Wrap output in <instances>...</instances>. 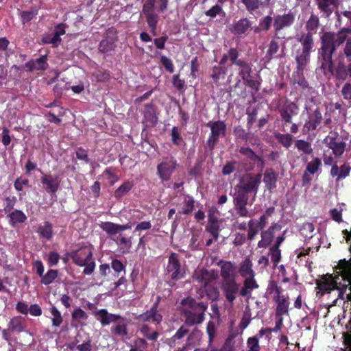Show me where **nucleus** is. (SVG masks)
I'll return each mask as SVG.
<instances>
[{
  "label": "nucleus",
  "instance_id": "1",
  "mask_svg": "<svg viewBox=\"0 0 351 351\" xmlns=\"http://www.w3.org/2000/svg\"><path fill=\"white\" fill-rule=\"evenodd\" d=\"M181 313L184 317V325L182 326L171 337L173 343L176 341L183 338L189 333V330L185 326H192L201 324L205 318V312L208 308V304L203 302H197L191 297L184 298L181 300Z\"/></svg>",
  "mask_w": 351,
  "mask_h": 351
},
{
  "label": "nucleus",
  "instance_id": "2",
  "mask_svg": "<svg viewBox=\"0 0 351 351\" xmlns=\"http://www.w3.org/2000/svg\"><path fill=\"white\" fill-rule=\"evenodd\" d=\"M337 49L334 34L331 32H325L321 37V47L319 49V56L322 59V69L333 73L334 63L332 61V54Z\"/></svg>",
  "mask_w": 351,
  "mask_h": 351
},
{
  "label": "nucleus",
  "instance_id": "3",
  "mask_svg": "<svg viewBox=\"0 0 351 351\" xmlns=\"http://www.w3.org/2000/svg\"><path fill=\"white\" fill-rule=\"evenodd\" d=\"M72 259L73 263L79 267H85L83 274L90 275L95 269V262L93 260V251L91 246L83 245L78 249L67 254Z\"/></svg>",
  "mask_w": 351,
  "mask_h": 351
},
{
  "label": "nucleus",
  "instance_id": "4",
  "mask_svg": "<svg viewBox=\"0 0 351 351\" xmlns=\"http://www.w3.org/2000/svg\"><path fill=\"white\" fill-rule=\"evenodd\" d=\"M239 52L237 48H230L221 58L220 64H226L230 60L232 64L239 67V75L241 77L243 82L252 77V64L244 59H239Z\"/></svg>",
  "mask_w": 351,
  "mask_h": 351
},
{
  "label": "nucleus",
  "instance_id": "5",
  "mask_svg": "<svg viewBox=\"0 0 351 351\" xmlns=\"http://www.w3.org/2000/svg\"><path fill=\"white\" fill-rule=\"evenodd\" d=\"M337 80L346 81L348 77L351 79V62L346 65L343 62H339L335 73ZM341 94L343 99L351 103V82H346L342 86Z\"/></svg>",
  "mask_w": 351,
  "mask_h": 351
},
{
  "label": "nucleus",
  "instance_id": "6",
  "mask_svg": "<svg viewBox=\"0 0 351 351\" xmlns=\"http://www.w3.org/2000/svg\"><path fill=\"white\" fill-rule=\"evenodd\" d=\"M206 126L210 129V133L207 139L206 145L212 152L218 143L220 136L226 135L227 127L222 121H210L206 124Z\"/></svg>",
  "mask_w": 351,
  "mask_h": 351
},
{
  "label": "nucleus",
  "instance_id": "7",
  "mask_svg": "<svg viewBox=\"0 0 351 351\" xmlns=\"http://www.w3.org/2000/svg\"><path fill=\"white\" fill-rule=\"evenodd\" d=\"M27 328V319L21 315L13 317L8 324V328L2 330V337L11 344V335L26 331Z\"/></svg>",
  "mask_w": 351,
  "mask_h": 351
},
{
  "label": "nucleus",
  "instance_id": "8",
  "mask_svg": "<svg viewBox=\"0 0 351 351\" xmlns=\"http://www.w3.org/2000/svg\"><path fill=\"white\" fill-rule=\"evenodd\" d=\"M178 167V161L173 156L164 158L156 167L160 180L162 182L169 181Z\"/></svg>",
  "mask_w": 351,
  "mask_h": 351
},
{
  "label": "nucleus",
  "instance_id": "9",
  "mask_svg": "<svg viewBox=\"0 0 351 351\" xmlns=\"http://www.w3.org/2000/svg\"><path fill=\"white\" fill-rule=\"evenodd\" d=\"M339 276V274L334 278H332V275H330V278L323 276L321 279L316 280V296L320 298L326 293H330L332 291L335 290L337 288Z\"/></svg>",
  "mask_w": 351,
  "mask_h": 351
},
{
  "label": "nucleus",
  "instance_id": "10",
  "mask_svg": "<svg viewBox=\"0 0 351 351\" xmlns=\"http://www.w3.org/2000/svg\"><path fill=\"white\" fill-rule=\"evenodd\" d=\"M221 290L226 300L233 304L238 295H241V285L237 279H231L221 282Z\"/></svg>",
  "mask_w": 351,
  "mask_h": 351
},
{
  "label": "nucleus",
  "instance_id": "11",
  "mask_svg": "<svg viewBox=\"0 0 351 351\" xmlns=\"http://www.w3.org/2000/svg\"><path fill=\"white\" fill-rule=\"evenodd\" d=\"M261 173H245L240 178L237 185L256 195L261 183Z\"/></svg>",
  "mask_w": 351,
  "mask_h": 351
},
{
  "label": "nucleus",
  "instance_id": "12",
  "mask_svg": "<svg viewBox=\"0 0 351 351\" xmlns=\"http://www.w3.org/2000/svg\"><path fill=\"white\" fill-rule=\"evenodd\" d=\"M295 16L293 12L289 11L287 14L282 15H277L274 21V29L275 33V38H285V36H280V32L284 28L291 27L295 21Z\"/></svg>",
  "mask_w": 351,
  "mask_h": 351
},
{
  "label": "nucleus",
  "instance_id": "13",
  "mask_svg": "<svg viewBox=\"0 0 351 351\" xmlns=\"http://www.w3.org/2000/svg\"><path fill=\"white\" fill-rule=\"evenodd\" d=\"M168 273L171 274L172 280H178L184 277V272L182 271L179 261V255L177 253L171 252L167 267Z\"/></svg>",
  "mask_w": 351,
  "mask_h": 351
},
{
  "label": "nucleus",
  "instance_id": "14",
  "mask_svg": "<svg viewBox=\"0 0 351 351\" xmlns=\"http://www.w3.org/2000/svg\"><path fill=\"white\" fill-rule=\"evenodd\" d=\"M323 120L322 114L318 108L308 113V119L306 120L303 128L302 133L307 134L311 131L316 130Z\"/></svg>",
  "mask_w": 351,
  "mask_h": 351
},
{
  "label": "nucleus",
  "instance_id": "15",
  "mask_svg": "<svg viewBox=\"0 0 351 351\" xmlns=\"http://www.w3.org/2000/svg\"><path fill=\"white\" fill-rule=\"evenodd\" d=\"M315 1L322 17L326 19L331 16L340 4V0H315Z\"/></svg>",
  "mask_w": 351,
  "mask_h": 351
},
{
  "label": "nucleus",
  "instance_id": "16",
  "mask_svg": "<svg viewBox=\"0 0 351 351\" xmlns=\"http://www.w3.org/2000/svg\"><path fill=\"white\" fill-rule=\"evenodd\" d=\"M282 226L278 223H273L267 230L261 232V239L258 243L259 248H267L273 241L275 230H281Z\"/></svg>",
  "mask_w": 351,
  "mask_h": 351
},
{
  "label": "nucleus",
  "instance_id": "17",
  "mask_svg": "<svg viewBox=\"0 0 351 351\" xmlns=\"http://www.w3.org/2000/svg\"><path fill=\"white\" fill-rule=\"evenodd\" d=\"M136 319L139 322H152V323L158 325L162 322V315L158 312L157 304H153L150 309L146 311L142 314H140Z\"/></svg>",
  "mask_w": 351,
  "mask_h": 351
},
{
  "label": "nucleus",
  "instance_id": "18",
  "mask_svg": "<svg viewBox=\"0 0 351 351\" xmlns=\"http://www.w3.org/2000/svg\"><path fill=\"white\" fill-rule=\"evenodd\" d=\"M94 316L103 326H108L111 323H115L122 319L120 315L110 313L105 308L99 309L98 311H95Z\"/></svg>",
  "mask_w": 351,
  "mask_h": 351
},
{
  "label": "nucleus",
  "instance_id": "19",
  "mask_svg": "<svg viewBox=\"0 0 351 351\" xmlns=\"http://www.w3.org/2000/svg\"><path fill=\"white\" fill-rule=\"evenodd\" d=\"M298 110L299 106L296 104L287 101L285 105L279 110V113L285 123H291L292 117L298 114Z\"/></svg>",
  "mask_w": 351,
  "mask_h": 351
},
{
  "label": "nucleus",
  "instance_id": "20",
  "mask_svg": "<svg viewBox=\"0 0 351 351\" xmlns=\"http://www.w3.org/2000/svg\"><path fill=\"white\" fill-rule=\"evenodd\" d=\"M24 67L29 72L45 71L48 68L47 57L43 55L36 59H31L25 63Z\"/></svg>",
  "mask_w": 351,
  "mask_h": 351
},
{
  "label": "nucleus",
  "instance_id": "21",
  "mask_svg": "<svg viewBox=\"0 0 351 351\" xmlns=\"http://www.w3.org/2000/svg\"><path fill=\"white\" fill-rule=\"evenodd\" d=\"M219 265H221L220 275L221 277V281L237 279L236 266L234 263L221 261Z\"/></svg>",
  "mask_w": 351,
  "mask_h": 351
},
{
  "label": "nucleus",
  "instance_id": "22",
  "mask_svg": "<svg viewBox=\"0 0 351 351\" xmlns=\"http://www.w3.org/2000/svg\"><path fill=\"white\" fill-rule=\"evenodd\" d=\"M41 183L45 186L47 193L56 194L60 187V182L58 178H53L51 174H44L41 177Z\"/></svg>",
  "mask_w": 351,
  "mask_h": 351
},
{
  "label": "nucleus",
  "instance_id": "23",
  "mask_svg": "<svg viewBox=\"0 0 351 351\" xmlns=\"http://www.w3.org/2000/svg\"><path fill=\"white\" fill-rule=\"evenodd\" d=\"M100 228L109 235H114L121 231L131 229L132 225L130 223L119 225L110 221L103 222Z\"/></svg>",
  "mask_w": 351,
  "mask_h": 351
},
{
  "label": "nucleus",
  "instance_id": "24",
  "mask_svg": "<svg viewBox=\"0 0 351 351\" xmlns=\"http://www.w3.org/2000/svg\"><path fill=\"white\" fill-rule=\"evenodd\" d=\"M250 27V21L247 18H243L230 25L229 29L232 34L241 36L245 34Z\"/></svg>",
  "mask_w": 351,
  "mask_h": 351
},
{
  "label": "nucleus",
  "instance_id": "25",
  "mask_svg": "<svg viewBox=\"0 0 351 351\" xmlns=\"http://www.w3.org/2000/svg\"><path fill=\"white\" fill-rule=\"evenodd\" d=\"M312 50L299 47L295 51L296 66L298 69L306 68L310 61V56Z\"/></svg>",
  "mask_w": 351,
  "mask_h": 351
},
{
  "label": "nucleus",
  "instance_id": "26",
  "mask_svg": "<svg viewBox=\"0 0 351 351\" xmlns=\"http://www.w3.org/2000/svg\"><path fill=\"white\" fill-rule=\"evenodd\" d=\"M289 297L282 295L280 297H274V300L276 304V316H282L287 315L289 312Z\"/></svg>",
  "mask_w": 351,
  "mask_h": 351
},
{
  "label": "nucleus",
  "instance_id": "27",
  "mask_svg": "<svg viewBox=\"0 0 351 351\" xmlns=\"http://www.w3.org/2000/svg\"><path fill=\"white\" fill-rule=\"evenodd\" d=\"M258 287L255 280V276L245 278L243 286L241 287V296L250 297L252 294V291L258 289Z\"/></svg>",
  "mask_w": 351,
  "mask_h": 351
},
{
  "label": "nucleus",
  "instance_id": "28",
  "mask_svg": "<svg viewBox=\"0 0 351 351\" xmlns=\"http://www.w3.org/2000/svg\"><path fill=\"white\" fill-rule=\"evenodd\" d=\"M239 272L244 278L255 276V271L253 270V263L250 258H245L241 263Z\"/></svg>",
  "mask_w": 351,
  "mask_h": 351
},
{
  "label": "nucleus",
  "instance_id": "29",
  "mask_svg": "<svg viewBox=\"0 0 351 351\" xmlns=\"http://www.w3.org/2000/svg\"><path fill=\"white\" fill-rule=\"evenodd\" d=\"M37 233L40 239H45L46 241H50L53 236L52 224L45 221L43 225H39L37 229Z\"/></svg>",
  "mask_w": 351,
  "mask_h": 351
},
{
  "label": "nucleus",
  "instance_id": "30",
  "mask_svg": "<svg viewBox=\"0 0 351 351\" xmlns=\"http://www.w3.org/2000/svg\"><path fill=\"white\" fill-rule=\"evenodd\" d=\"M219 224L217 219L213 216H209L206 231L209 232L215 241H217L219 234Z\"/></svg>",
  "mask_w": 351,
  "mask_h": 351
},
{
  "label": "nucleus",
  "instance_id": "31",
  "mask_svg": "<svg viewBox=\"0 0 351 351\" xmlns=\"http://www.w3.org/2000/svg\"><path fill=\"white\" fill-rule=\"evenodd\" d=\"M328 147L332 150L336 156H340L345 151L346 143L342 141H337L336 137H330Z\"/></svg>",
  "mask_w": 351,
  "mask_h": 351
},
{
  "label": "nucleus",
  "instance_id": "32",
  "mask_svg": "<svg viewBox=\"0 0 351 351\" xmlns=\"http://www.w3.org/2000/svg\"><path fill=\"white\" fill-rule=\"evenodd\" d=\"M143 114L147 122L149 123L152 125H156L158 117L156 114L155 106L152 103L145 104Z\"/></svg>",
  "mask_w": 351,
  "mask_h": 351
},
{
  "label": "nucleus",
  "instance_id": "33",
  "mask_svg": "<svg viewBox=\"0 0 351 351\" xmlns=\"http://www.w3.org/2000/svg\"><path fill=\"white\" fill-rule=\"evenodd\" d=\"M263 182L269 191H271L276 187L277 175L272 169H269L265 171Z\"/></svg>",
  "mask_w": 351,
  "mask_h": 351
},
{
  "label": "nucleus",
  "instance_id": "34",
  "mask_svg": "<svg viewBox=\"0 0 351 351\" xmlns=\"http://www.w3.org/2000/svg\"><path fill=\"white\" fill-rule=\"evenodd\" d=\"M320 25L319 17L312 13L306 23L305 28L307 34H316L319 27Z\"/></svg>",
  "mask_w": 351,
  "mask_h": 351
},
{
  "label": "nucleus",
  "instance_id": "35",
  "mask_svg": "<svg viewBox=\"0 0 351 351\" xmlns=\"http://www.w3.org/2000/svg\"><path fill=\"white\" fill-rule=\"evenodd\" d=\"M304 69L305 68H302L299 70L298 67L296 66L292 76L293 84H298L302 89H306L308 87V83L303 73Z\"/></svg>",
  "mask_w": 351,
  "mask_h": 351
},
{
  "label": "nucleus",
  "instance_id": "36",
  "mask_svg": "<svg viewBox=\"0 0 351 351\" xmlns=\"http://www.w3.org/2000/svg\"><path fill=\"white\" fill-rule=\"evenodd\" d=\"M8 217L10 219L9 223L12 227H14L16 223H23L27 220L25 214L22 210L17 209L10 213Z\"/></svg>",
  "mask_w": 351,
  "mask_h": 351
},
{
  "label": "nucleus",
  "instance_id": "37",
  "mask_svg": "<svg viewBox=\"0 0 351 351\" xmlns=\"http://www.w3.org/2000/svg\"><path fill=\"white\" fill-rule=\"evenodd\" d=\"M116 323L117 324L111 328V332L117 336H127L128 335V330L125 318L122 317V319Z\"/></svg>",
  "mask_w": 351,
  "mask_h": 351
},
{
  "label": "nucleus",
  "instance_id": "38",
  "mask_svg": "<svg viewBox=\"0 0 351 351\" xmlns=\"http://www.w3.org/2000/svg\"><path fill=\"white\" fill-rule=\"evenodd\" d=\"M233 134L237 139L242 140L245 143L254 145V143H252L253 135L249 132H247L242 126H235L233 130Z\"/></svg>",
  "mask_w": 351,
  "mask_h": 351
},
{
  "label": "nucleus",
  "instance_id": "39",
  "mask_svg": "<svg viewBox=\"0 0 351 351\" xmlns=\"http://www.w3.org/2000/svg\"><path fill=\"white\" fill-rule=\"evenodd\" d=\"M298 41L300 43L301 48L312 50L314 47L313 36L311 34L302 33L298 38Z\"/></svg>",
  "mask_w": 351,
  "mask_h": 351
},
{
  "label": "nucleus",
  "instance_id": "40",
  "mask_svg": "<svg viewBox=\"0 0 351 351\" xmlns=\"http://www.w3.org/2000/svg\"><path fill=\"white\" fill-rule=\"evenodd\" d=\"M183 208L181 210H178V214L180 215H189L191 214L195 208V199L194 198L189 195H186L184 201H183Z\"/></svg>",
  "mask_w": 351,
  "mask_h": 351
},
{
  "label": "nucleus",
  "instance_id": "41",
  "mask_svg": "<svg viewBox=\"0 0 351 351\" xmlns=\"http://www.w3.org/2000/svg\"><path fill=\"white\" fill-rule=\"evenodd\" d=\"M234 191L235 195L233 198V202H249L250 194L251 193L250 191L244 190L237 184L234 186Z\"/></svg>",
  "mask_w": 351,
  "mask_h": 351
},
{
  "label": "nucleus",
  "instance_id": "42",
  "mask_svg": "<svg viewBox=\"0 0 351 351\" xmlns=\"http://www.w3.org/2000/svg\"><path fill=\"white\" fill-rule=\"evenodd\" d=\"M134 186V182L132 180H125L123 183L115 190L114 196L116 199H119L125 194H127Z\"/></svg>",
  "mask_w": 351,
  "mask_h": 351
},
{
  "label": "nucleus",
  "instance_id": "43",
  "mask_svg": "<svg viewBox=\"0 0 351 351\" xmlns=\"http://www.w3.org/2000/svg\"><path fill=\"white\" fill-rule=\"evenodd\" d=\"M274 136L278 142L287 149L289 148L293 144V136L290 134L276 132Z\"/></svg>",
  "mask_w": 351,
  "mask_h": 351
},
{
  "label": "nucleus",
  "instance_id": "44",
  "mask_svg": "<svg viewBox=\"0 0 351 351\" xmlns=\"http://www.w3.org/2000/svg\"><path fill=\"white\" fill-rule=\"evenodd\" d=\"M146 19V21L147 23V25L150 28L151 33L154 35H156V27L158 23V14L154 12L152 13H149L145 15H144Z\"/></svg>",
  "mask_w": 351,
  "mask_h": 351
},
{
  "label": "nucleus",
  "instance_id": "45",
  "mask_svg": "<svg viewBox=\"0 0 351 351\" xmlns=\"http://www.w3.org/2000/svg\"><path fill=\"white\" fill-rule=\"evenodd\" d=\"M295 147L297 149L306 155H310L313 153L311 143L304 139H298L295 142Z\"/></svg>",
  "mask_w": 351,
  "mask_h": 351
},
{
  "label": "nucleus",
  "instance_id": "46",
  "mask_svg": "<svg viewBox=\"0 0 351 351\" xmlns=\"http://www.w3.org/2000/svg\"><path fill=\"white\" fill-rule=\"evenodd\" d=\"M223 64L218 66H214L212 68V73L210 77L213 79L215 83L218 82L220 79H224L227 73V69L222 66Z\"/></svg>",
  "mask_w": 351,
  "mask_h": 351
},
{
  "label": "nucleus",
  "instance_id": "47",
  "mask_svg": "<svg viewBox=\"0 0 351 351\" xmlns=\"http://www.w3.org/2000/svg\"><path fill=\"white\" fill-rule=\"evenodd\" d=\"M234 210L237 215L241 217H252L251 213L247 208L248 203L243 202H233Z\"/></svg>",
  "mask_w": 351,
  "mask_h": 351
},
{
  "label": "nucleus",
  "instance_id": "48",
  "mask_svg": "<svg viewBox=\"0 0 351 351\" xmlns=\"http://www.w3.org/2000/svg\"><path fill=\"white\" fill-rule=\"evenodd\" d=\"M140 332L145 338L151 341H156L159 337V333L156 330L152 331L151 328L147 324L141 326Z\"/></svg>",
  "mask_w": 351,
  "mask_h": 351
},
{
  "label": "nucleus",
  "instance_id": "49",
  "mask_svg": "<svg viewBox=\"0 0 351 351\" xmlns=\"http://www.w3.org/2000/svg\"><path fill=\"white\" fill-rule=\"evenodd\" d=\"M322 167V160L319 158L315 157L307 163L306 169V173H310L311 175L316 173Z\"/></svg>",
  "mask_w": 351,
  "mask_h": 351
},
{
  "label": "nucleus",
  "instance_id": "50",
  "mask_svg": "<svg viewBox=\"0 0 351 351\" xmlns=\"http://www.w3.org/2000/svg\"><path fill=\"white\" fill-rule=\"evenodd\" d=\"M194 278L197 281L202 283L204 287L207 286L212 279L210 273L206 269H202L199 272L196 273Z\"/></svg>",
  "mask_w": 351,
  "mask_h": 351
},
{
  "label": "nucleus",
  "instance_id": "51",
  "mask_svg": "<svg viewBox=\"0 0 351 351\" xmlns=\"http://www.w3.org/2000/svg\"><path fill=\"white\" fill-rule=\"evenodd\" d=\"M58 271L55 269H49L48 271L41 278L40 282L45 285L51 284L58 277Z\"/></svg>",
  "mask_w": 351,
  "mask_h": 351
},
{
  "label": "nucleus",
  "instance_id": "52",
  "mask_svg": "<svg viewBox=\"0 0 351 351\" xmlns=\"http://www.w3.org/2000/svg\"><path fill=\"white\" fill-rule=\"evenodd\" d=\"M204 291L208 300L211 301H216L219 299V291L217 287L207 285L204 287Z\"/></svg>",
  "mask_w": 351,
  "mask_h": 351
},
{
  "label": "nucleus",
  "instance_id": "53",
  "mask_svg": "<svg viewBox=\"0 0 351 351\" xmlns=\"http://www.w3.org/2000/svg\"><path fill=\"white\" fill-rule=\"evenodd\" d=\"M278 43L275 40H271L269 44L268 49L266 53L265 58L268 60H271L274 58V55L277 53L279 50Z\"/></svg>",
  "mask_w": 351,
  "mask_h": 351
},
{
  "label": "nucleus",
  "instance_id": "54",
  "mask_svg": "<svg viewBox=\"0 0 351 351\" xmlns=\"http://www.w3.org/2000/svg\"><path fill=\"white\" fill-rule=\"evenodd\" d=\"M51 315L53 316L51 319L52 326L54 327L60 326L63 322V318L61 315L60 312L56 306H52L51 308Z\"/></svg>",
  "mask_w": 351,
  "mask_h": 351
},
{
  "label": "nucleus",
  "instance_id": "55",
  "mask_svg": "<svg viewBox=\"0 0 351 351\" xmlns=\"http://www.w3.org/2000/svg\"><path fill=\"white\" fill-rule=\"evenodd\" d=\"M242 3L245 6L246 10L252 13L254 11L258 10L262 3L261 0H241Z\"/></svg>",
  "mask_w": 351,
  "mask_h": 351
},
{
  "label": "nucleus",
  "instance_id": "56",
  "mask_svg": "<svg viewBox=\"0 0 351 351\" xmlns=\"http://www.w3.org/2000/svg\"><path fill=\"white\" fill-rule=\"evenodd\" d=\"M282 326V318H279L276 322L275 324V328H261L258 331V335L259 337H262L264 336L267 332L271 333V332H276L279 331Z\"/></svg>",
  "mask_w": 351,
  "mask_h": 351
},
{
  "label": "nucleus",
  "instance_id": "57",
  "mask_svg": "<svg viewBox=\"0 0 351 351\" xmlns=\"http://www.w3.org/2000/svg\"><path fill=\"white\" fill-rule=\"evenodd\" d=\"M114 48V42L110 38L103 39L99 45V50L103 53H107Z\"/></svg>",
  "mask_w": 351,
  "mask_h": 351
},
{
  "label": "nucleus",
  "instance_id": "58",
  "mask_svg": "<svg viewBox=\"0 0 351 351\" xmlns=\"http://www.w3.org/2000/svg\"><path fill=\"white\" fill-rule=\"evenodd\" d=\"M247 346L249 351H260L261 346L258 335L249 337L247 340Z\"/></svg>",
  "mask_w": 351,
  "mask_h": 351
},
{
  "label": "nucleus",
  "instance_id": "59",
  "mask_svg": "<svg viewBox=\"0 0 351 351\" xmlns=\"http://www.w3.org/2000/svg\"><path fill=\"white\" fill-rule=\"evenodd\" d=\"M267 291L269 294L274 293L276 295L275 297H280L283 295L282 294L283 292L282 288L278 286L277 282L274 280L269 282L267 287Z\"/></svg>",
  "mask_w": 351,
  "mask_h": 351
},
{
  "label": "nucleus",
  "instance_id": "60",
  "mask_svg": "<svg viewBox=\"0 0 351 351\" xmlns=\"http://www.w3.org/2000/svg\"><path fill=\"white\" fill-rule=\"evenodd\" d=\"M269 254L274 265L276 266L277 264L281 261V250L278 247L271 246L269 248Z\"/></svg>",
  "mask_w": 351,
  "mask_h": 351
},
{
  "label": "nucleus",
  "instance_id": "61",
  "mask_svg": "<svg viewBox=\"0 0 351 351\" xmlns=\"http://www.w3.org/2000/svg\"><path fill=\"white\" fill-rule=\"evenodd\" d=\"M221 14H224L225 12H223L221 5L219 4H215L210 9L205 12V15L210 18H215L217 15Z\"/></svg>",
  "mask_w": 351,
  "mask_h": 351
},
{
  "label": "nucleus",
  "instance_id": "62",
  "mask_svg": "<svg viewBox=\"0 0 351 351\" xmlns=\"http://www.w3.org/2000/svg\"><path fill=\"white\" fill-rule=\"evenodd\" d=\"M93 75L99 82H106L110 79V73L108 71L99 70Z\"/></svg>",
  "mask_w": 351,
  "mask_h": 351
},
{
  "label": "nucleus",
  "instance_id": "63",
  "mask_svg": "<svg viewBox=\"0 0 351 351\" xmlns=\"http://www.w3.org/2000/svg\"><path fill=\"white\" fill-rule=\"evenodd\" d=\"M239 153L246 156L249 160L255 162L257 158V154L248 147H241L239 150Z\"/></svg>",
  "mask_w": 351,
  "mask_h": 351
},
{
  "label": "nucleus",
  "instance_id": "64",
  "mask_svg": "<svg viewBox=\"0 0 351 351\" xmlns=\"http://www.w3.org/2000/svg\"><path fill=\"white\" fill-rule=\"evenodd\" d=\"M243 84L250 88L253 93H257L259 91L261 88V82L256 80L252 79V77L248 79L245 82H243Z\"/></svg>",
  "mask_w": 351,
  "mask_h": 351
}]
</instances>
